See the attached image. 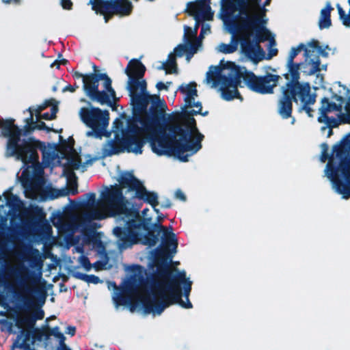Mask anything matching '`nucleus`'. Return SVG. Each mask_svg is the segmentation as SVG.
Listing matches in <instances>:
<instances>
[{
  "label": "nucleus",
  "instance_id": "f257e3e1",
  "mask_svg": "<svg viewBox=\"0 0 350 350\" xmlns=\"http://www.w3.org/2000/svg\"><path fill=\"white\" fill-rule=\"evenodd\" d=\"M117 180L120 185L111 186L102 194L101 200L96 204L90 205L88 203L80 213L54 221L59 233H68L77 230L94 232L96 227L94 222L95 220L115 217L118 225L113 228V232L118 239L116 244L120 250L126 249L136 243L155 245L158 238L151 231L154 230L158 233H162L163 239L167 245L173 247V253L175 254L178 241L172 228H167L159 224H152V217L147 216L148 208L142 212L143 220L132 209L131 200L137 197L150 204L158 213L159 210L156 208L159 204L157 193L147 190L132 172H120Z\"/></svg>",
  "mask_w": 350,
  "mask_h": 350
},
{
  "label": "nucleus",
  "instance_id": "f03ea898",
  "mask_svg": "<svg viewBox=\"0 0 350 350\" xmlns=\"http://www.w3.org/2000/svg\"><path fill=\"white\" fill-rule=\"evenodd\" d=\"M192 283L185 271L173 273L167 260L161 258L154 262L152 275L145 283L137 285L129 278L119 288L114 282H109L108 288L114 291L112 299L116 308L126 304L145 314L156 316L172 304L191 308L189 296Z\"/></svg>",
  "mask_w": 350,
  "mask_h": 350
},
{
  "label": "nucleus",
  "instance_id": "7ed1b4c3",
  "mask_svg": "<svg viewBox=\"0 0 350 350\" xmlns=\"http://www.w3.org/2000/svg\"><path fill=\"white\" fill-rule=\"evenodd\" d=\"M178 90L184 95L185 104L181 107L182 113L178 124L175 126H163L159 121L161 132L159 135H164V143L174 150L172 155L182 162H187L189 158L196 154L202 147L204 135L196 126L193 116L200 114L206 116L208 111L202 112V104L196 100L198 91L196 83H183Z\"/></svg>",
  "mask_w": 350,
  "mask_h": 350
},
{
  "label": "nucleus",
  "instance_id": "20e7f679",
  "mask_svg": "<svg viewBox=\"0 0 350 350\" xmlns=\"http://www.w3.org/2000/svg\"><path fill=\"white\" fill-rule=\"evenodd\" d=\"M248 20L230 11L226 5V15L224 23L228 33L232 34L228 44L220 43L216 47L218 53L230 54L238 48L240 43V52L247 59L258 62L265 57V53L258 44V42L273 39L271 33L263 25L267 23L265 8L252 9Z\"/></svg>",
  "mask_w": 350,
  "mask_h": 350
},
{
  "label": "nucleus",
  "instance_id": "39448f33",
  "mask_svg": "<svg viewBox=\"0 0 350 350\" xmlns=\"http://www.w3.org/2000/svg\"><path fill=\"white\" fill-rule=\"evenodd\" d=\"M14 121L13 118L0 120V136L8 139L5 154L14 157L16 160L23 163L19 180L25 196L38 201H45L51 198L46 195L43 167L38 162L36 148L29 140L24 139L19 143L21 130Z\"/></svg>",
  "mask_w": 350,
  "mask_h": 350
},
{
  "label": "nucleus",
  "instance_id": "423d86ee",
  "mask_svg": "<svg viewBox=\"0 0 350 350\" xmlns=\"http://www.w3.org/2000/svg\"><path fill=\"white\" fill-rule=\"evenodd\" d=\"M280 79L279 75L271 73L256 75L245 68H238L233 62L223 64L221 62L220 66L209 68L204 81L211 88H217L221 98L228 101L239 96L238 86H245L260 94H273Z\"/></svg>",
  "mask_w": 350,
  "mask_h": 350
},
{
  "label": "nucleus",
  "instance_id": "0eeeda50",
  "mask_svg": "<svg viewBox=\"0 0 350 350\" xmlns=\"http://www.w3.org/2000/svg\"><path fill=\"white\" fill-rule=\"evenodd\" d=\"M136 118L126 131H122V138L118 139V131L115 140H108L102 148L103 157L127 152L135 154H141L143 147L148 142L152 152L159 156H173L174 151L171 146L165 144L164 135H159L161 132L159 127V117L135 115Z\"/></svg>",
  "mask_w": 350,
  "mask_h": 350
},
{
  "label": "nucleus",
  "instance_id": "6e6552de",
  "mask_svg": "<svg viewBox=\"0 0 350 350\" xmlns=\"http://www.w3.org/2000/svg\"><path fill=\"white\" fill-rule=\"evenodd\" d=\"M145 66L137 59H132L124 70L128 76L126 88L134 107L135 115L152 116L165 111V101L157 95L150 94L146 90V81L142 79Z\"/></svg>",
  "mask_w": 350,
  "mask_h": 350
},
{
  "label": "nucleus",
  "instance_id": "1a4fd4ad",
  "mask_svg": "<svg viewBox=\"0 0 350 350\" xmlns=\"http://www.w3.org/2000/svg\"><path fill=\"white\" fill-rule=\"evenodd\" d=\"M324 174L337 193L350 198V133L333 146Z\"/></svg>",
  "mask_w": 350,
  "mask_h": 350
},
{
  "label": "nucleus",
  "instance_id": "9d476101",
  "mask_svg": "<svg viewBox=\"0 0 350 350\" xmlns=\"http://www.w3.org/2000/svg\"><path fill=\"white\" fill-rule=\"evenodd\" d=\"M336 92L331 97L321 100V106L319 109L318 122L325 125L321 127V131L327 130V137L332 135V127L342 123H350V89L337 81L333 84L331 90Z\"/></svg>",
  "mask_w": 350,
  "mask_h": 350
},
{
  "label": "nucleus",
  "instance_id": "9b49d317",
  "mask_svg": "<svg viewBox=\"0 0 350 350\" xmlns=\"http://www.w3.org/2000/svg\"><path fill=\"white\" fill-rule=\"evenodd\" d=\"M209 1L210 0H196V2H189L187 4L186 11L196 21L195 27L191 29L189 26H184V43L178 44L174 51L179 57L185 53L187 63L195 53L202 49V42L197 38L200 23L213 19V12L211 11Z\"/></svg>",
  "mask_w": 350,
  "mask_h": 350
},
{
  "label": "nucleus",
  "instance_id": "f8f14e48",
  "mask_svg": "<svg viewBox=\"0 0 350 350\" xmlns=\"http://www.w3.org/2000/svg\"><path fill=\"white\" fill-rule=\"evenodd\" d=\"M91 163V161L82 163L80 156L72 147H68L65 152H58L51 148L42 150V165L44 167L62 165V174L68 179L74 177V170L83 172Z\"/></svg>",
  "mask_w": 350,
  "mask_h": 350
},
{
  "label": "nucleus",
  "instance_id": "ddd939ff",
  "mask_svg": "<svg viewBox=\"0 0 350 350\" xmlns=\"http://www.w3.org/2000/svg\"><path fill=\"white\" fill-rule=\"evenodd\" d=\"M83 90L92 100L100 105H111L116 100V92L111 80L105 73L96 71L83 77Z\"/></svg>",
  "mask_w": 350,
  "mask_h": 350
},
{
  "label": "nucleus",
  "instance_id": "4468645a",
  "mask_svg": "<svg viewBox=\"0 0 350 350\" xmlns=\"http://www.w3.org/2000/svg\"><path fill=\"white\" fill-rule=\"evenodd\" d=\"M308 83H286L281 87V96L278 100V112L283 118L286 119L291 117L292 113V100L295 103L305 101L312 103L313 98L300 97L301 90L304 94L308 90Z\"/></svg>",
  "mask_w": 350,
  "mask_h": 350
},
{
  "label": "nucleus",
  "instance_id": "2eb2a0df",
  "mask_svg": "<svg viewBox=\"0 0 350 350\" xmlns=\"http://www.w3.org/2000/svg\"><path fill=\"white\" fill-rule=\"evenodd\" d=\"M90 3L96 13L104 15L105 23L109 20L107 14L124 16L129 15L133 9L132 3L129 0H90Z\"/></svg>",
  "mask_w": 350,
  "mask_h": 350
},
{
  "label": "nucleus",
  "instance_id": "dca6fc26",
  "mask_svg": "<svg viewBox=\"0 0 350 350\" xmlns=\"http://www.w3.org/2000/svg\"><path fill=\"white\" fill-rule=\"evenodd\" d=\"M83 122L88 127L99 131H106L109 122V113L107 110H101L90 105L88 107H82L79 111Z\"/></svg>",
  "mask_w": 350,
  "mask_h": 350
},
{
  "label": "nucleus",
  "instance_id": "f3484780",
  "mask_svg": "<svg viewBox=\"0 0 350 350\" xmlns=\"http://www.w3.org/2000/svg\"><path fill=\"white\" fill-rule=\"evenodd\" d=\"M83 122L88 127L99 131H106L109 122V113L107 110H101L90 105L88 107H82L79 111Z\"/></svg>",
  "mask_w": 350,
  "mask_h": 350
},
{
  "label": "nucleus",
  "instance_id": "a211bd4d",
  "mask_svg": "<svg viewBox=\"0 0 350 350\" xmlns=\"http://www.w3.org/2000/svg\"><path fill=\"white\" fill-rule=\"evenodd\" d=\"M313 45H308L304 53V61L301 63V72L306 75H313L321 70L327 69L326 64H321L318 55H316Z\"/></svg>",
  "mask_w": 350,
  "mask_h": 350
},
{
  "label": "nucleus",
  "instance_id": "6ab92c4d",
  "mask_svg": "<svg viewBox=\"0 0 350 350\" xmlns=\"http://www.w3.org/2000/svg\"><path fill=\"white\" fill-rule=\"evenodd\" d=\"M36 320L34 319L29 318L27 316H23L21 319L16 322V327L21 329L20 334L17 336V339L14 342L11 350H14L15 348L21 349L23 350H31L30 345L28 343L30 334L28 332L23 330L25 326L29 327L33 329L34 328Z\"/></svg>",
  "mask_w": 350,
  "mask_h": 350
},
{
  "label": "nucleus",
  "instance_id": "aec40b11",
  "mask_svg": "<svg viewBox=\"0 0 350 350\" xmlns=\"http://www.w3.org/2000/svg\"><path fill=\"white\" fill-rule=\"evenodd\" d=\"M261 0H226V5H228L230 11H235V14L241 18L248 20V14L251 9L263 8L260 5Z\"/></svg>",
  "mask_w": 350,
  "mask_h": 350
},
{
  "label": "nucleus",
  "instance_id": "412c9836",
  "mask_svg": "<svg viewBox=\"0 0 350 350\" xmlns=\"http://www.w3.org/2000/svg\"><path fill=\"white\" fill-rule=\"evenodd\" d=\"M42 111L39 105L29 107L27 109V111L29 113V116L25 120L27 130H41L45 127V124L43 122H40Z\"/></svg>",
  "mask_w": 350,
  "mask_h": 350
},
{
  "label": "nucleus",
  "instance_id": "4be33fe9",
  "mask_svg": "<svg viewBox=\"0 0 350 350\" xmlns=\"http://www.w3.org/2000/svg\"><path fill=\"white\" fill-rule=\"evenodd\" d=\"M286 72L284 75V77L288 81L287 83H299L298 80L300 77V70H301V63L286 62Z\"/></svg>",
  "mask_w": 350,
  "mask_h": 350
},
{
  "label": "nucleus",
  "instance_id": "5701e85b",
  "mask_svg": "<svg viewBox=\"0 0 350 350\" xmlns=\"http://www.w3.org/2000/svg\"><path fill=\"white\" fill-rule=\"evenodd\" d=\"M333 10V8L330 2H327L325 6L321 9L320 12V17L319 20V26L320 29L329 28L331 25L330 13Z\"/></svg>",
  "mask_w": 350,
  "mask_h": 350
},
{
  "label": "nucleus",
  "instance_id": "b1692460",
  "mask_svg": "<svg viewBox=\"0 0 350 350\" xmlns=\"http://www.w3.org/2000/svg\"><path fill=\"white\" fill-rule=\"evenodd\" d=\"M176 57L178 56L174 50L173 52L168 55L167 59L165 61L161 62L160 66H157V69L165 70L167 74L176 72L177 66L176 63Z\"/></svg>",
  "mask_w": 350,
  "mask_h": 350
},
{
  "label": "nucleus",
  "instance_id": "393cba45",
  "mask_svg": "<svg viewBox=\"0 0 350 350\" xmlns=\"http://www.w3.org/2000/svg\"><path fill=\"white\" fill-rule=\"evenodd\" d=\"M12 188L10 187L3 193V196L5 200V206L12 208L17 211H20L23 206V202L16 196L12 194Z\"/></svg>",
  "mask_w": 350,
  "mask_h": 350
},
{
  "label": "nucleus",
  "instance_id": "a878e982",
  "mask_svg": "<svg viewBox=\"0 0 350 350\" xmlns=\"http://www.w3.org/2000/svg\"><path fill=\"white\" fill-rule=\"evenodd\" d=\"M302 92L303 91L301 90V94H300V97L304 96V97H307L308 98H313L314 101L312 103L300 101V103H301V107H300L299 111H304L309 117H313V114H312L313 110L311 109V107L310 106L312 105H314V103L316 102V95L314 94L310 93V85L309 83H308V90L306 91V92L304 94H303Z\"/></svg>",
  "mask_w": 350,
  "mask_h": 350
},
{
  "label": "nucleus",
  "instance_id": "bb28decb",
  "mask_svg": "<svg viewBox=\"0 0 350 350\" xmlns=\"http://www.w3.org/2000/svg\"><path fill=\"white\" fill-rule=\"evenodd\" d=\"M51 334L59 341V347L58 348V350H71V349L64 343L65 336L58 327L52 328L51 329Z\"/></svg>",
  "mask_w": 350,
  "mask_h": 350
},
{
  "label": "nucleus",
  "instance_id": "cd10ccee",
  "mask_svg": "<svg viewBox=\"0 0 350 350\" xmlns=\"http://www.w3.org/2000/svg\"><path fill=\"white\" fill-rule=\"evenodd\" d=\"M73 274L76 278L83 280L88 284H97L101 282L99 278L94 275H88L79 271H75Z\"/></svg>",
  "mask_w": 350,
  "mask_h": 350
},
{
  "label": "nucleus",
  "instance_id": "c85d7f7f",
  "mask_svg": "<svg viewBox=\"0 0 350 350\" xmlns=\"http://www.w3.org/2000/svg\"><path fill=\"white\" fill-rule=\"evenodd\" d=\"M308 46L306 44L300 43L297 46H293L291 48L288 53L286 62H294L295 57L303 50L305 52L306 48Z\"/></svg>",
  "mask_w": 350,
  "mask_h": 350
},
{
  "label": "nucleus",
  "instance_id": "c756f323",
  "mask_svg": "<svg viewBox=\"0 0 350 350\" xmlns=\"http://www.w3.org/2000/svg\"><path fill=\"white\" fill-rule=\"evenodd\" d=\"M313 45L315 48V52L314 53L316 55L322 57H327L328 56V51L329 50L327 46H322L319 45V43L317 40H312L311 41L308 42V45Z\"/></svg>",
  "mask_w": 350,
  "mask_h": 350
},
{
  "label": "nucleus",
  "instance_id": "7c9ffc66",
  "mask_svg": "<svg viewBox=\"0 0 350 350\" xmlns=\"http://www.w3.org/2000/svg\"><path fill=\"white\" fill-rule=\"evenodd\" d=\"M76 252L80 254L78 261L81 266L87 271L91 270L92 265L90 264L88 258L83 255V250L81 247H77L75 248Z\"/></svg>",
  "mask_w": 350,
  "mask_h": 350
},
{
  "label": "nucleus",
  "instance_id": "2f4dec72",
  "mask_svg": "<svg viewBox=\"0 0 350 350\" xmlns=\"http://www.w3.org/2000/svg\"><path fill=\"white\" fill-rule=\"evenodd\" d=\"M1 324L2 325V330H6L9 333H15L16 332L13 329L14 326H16V323L14 321H9L8 319H3L0 321Z\"/></svg>",
  "mask_w": 350,
  "mask_h": 350
},
{
  "label": "nucleus",
  "instance_id": "473e14b6",
  "mask_svg": "<svg viewBox=\"0 0 350 350\" xmlns=\"http://www.w3.org/2000/svg\"><path fill=\"white\" fill-rule=\"evenodd\" d=\"M57 111V107L53 106L51 109V113H44V114L40 115V119L42 118L46 120H53L56 117Z\"/></svg>",
  "mask_w": 350,
  "mask_h": 350
},
{
  "label": "nucleus",
  "instance_id": "72a5a7b5",
  "mask_svg": "<svg viewBox=\"0 0 350 350\" xmlns=\"http://www.w3.org/2000/svg\"><path fill=\"white\" fill-rule=\"evenodd\" d=\"M33 332L34 333V336H33L32 344H33L36 340L41 341L42 340V337L45 335L44 328H35Z\"/></svg>",
  "mask_w": 350,
  "mask_h": 350
},
{
  "label": "nucleus",
  "instance_id": "f704fd0d",
  "mask_svg": "<svg viewBox=\"0 0 350 350\" xmlns=\"http://www.w3.org/2000/svg\"><path fill=\"white\" fill-rule=\"evenodd\" d=\"M315 75H316V77H315V79L314 81V88L315 90H317L320 88H324L323 76L322 75L319 74V72H317Z\"/></svg>",
  "mask_w": 350,
  "mask_h": 350
},
{
  "label": "nucleus",
  "instance_id": "c9c22d12",
  "mask_svg": "<svg viewBox=\"0 0 350 350\" xmlns=\"http://www.w3.org/2000/svg\"><path fill=\"white\" fill-rule=\"evenodd\" d=\"M105 131H99L98 129H93L86 133L88 137H94L95 138H101V136Z\"/></svg>",
  "mask_w": 350,
  "mask_h": 350
},
{
  "label": "nucleus",
  "instance_id": "e433bc0d",
  "mask_svg": "<svg viewBox=\"0 0 350 350\" xmlns=\"http://www.w3.org/2000/svg\"><path fill=\"white\" fill-rule=\"evenodd\" d=\"M211 33V26L209 24H204L202 26L201 32L200 34V38L203 39L205 36L208 35Z\"/></svg>",
  "mask_w": 350,
  "mask_h": 350
},
{
  "label": "nucleus",
  "instance_id": "4c0bfd02",
  "mask_svg": "<svg viewBox=\"0 0 350 350\" xmlns=\"http://www.w3.org/2000/svg\"><path fill=\"white\" fill-rule=\"evenodd\" d=\"M172 85V82H167L165 83L159 81L156 84V88L159 91L165 90H167L169 87Z\"/></svg>",
  "mask_w": 350,
  "mask_h": 350
},
{
  "label": "nucleus",
  "instance_id": "58836bf2",
  "mask_svg": "<svg viewBox=\"0 0 350 350\" xmlns=\"http://www.w3.org/2000/svg\"><path fill=\"white\" fill-rule=\"evenodd\" d=\"M60 4L63 9L70 10L72 8V2L71 0H60Z\"/></svg>",
  "mask_w": 350,
  "mask_h": 350
},
{
  "label": "nucleus",
  "instance_id": "ea45409f",
  "mask_svg": "<svg viewBox=\"0 0 350 350\" xmlns=\"http://www.w3.org/2000/svg\"><path fill=\"white\" fill-rule=\"evenodd\" d=\"M174 197L182 202H185L187 199L185 194L180 189L175 191Z\"/></svg>",
  "mask_w": 350,
  "mask_h": 350
},
{
  "label": "nucleus",
  "instance_id": "a19ab883",
  "mask_svg": "<svg viewBox=\"0 0 350 350\" xmlns=\"http://www.w3.org/2000/svg\"><path fill=\"white\" fill-rule=\"evenodd\" d=\"M321 148H322V153H321V157H320V160L321 162L324 163L325 162V161L327 160V155L325 154L327 150V145L325 144H323L321 145Z\"/></svg>",
  "mask_w": 350,
  "mask_h": 350
},
{
  "label": "nucleus",
  "instance_id": "79ce46f5",
  "mask_svg": "<svg viewBox=\"0 0 350 350\" xmlns=\"http://www.w3.org/2000/svg\"><path fill=\"white\" fill-rule=\"evenodd\" d=\"M79 88L78 85H67L62 89V92H74Z\"/></svg>",
  "mask_w": 350,
  "mask_h": 350
},
{
  "label": "nucleus",
  "instance_id": "37998d69",
  "mask_svg": "<svg viewBox=\"0 0 350 350\" xmlns=\"http://www.w3.org/2000/svg\"><path fill=\"white\" fill-rule=\"evenodd\" d=\"M75 331H76L75 327H74V326H68V327H66V329L65 330V332H66V334L72 336H74V334L75 333Z\"/></svg>",
  "mask_w": 350,
  "mask_h": 350
},
{
  "label": "nucleus",
  "instance_id": "c03bdc74",
  "mask_svg": "<svg viewBox=\"0 0 350 350\" xmlns=\"http://www.w3.org/2000/svg\"><path fill=\"white\" fill-rule=\"evenodd\" d=\"M44 318V312L43 311L38 312L36 314L35 317L33 318L34 320H40Z\"/></svg>",
  "mask_w": 350,
  "mask_h": 350
},
{
  "label": "nucleus",
  "instance_id": "a18cd8bd",
  "mask_svg": "<svg viewBox=\"0 0 350 350\" xmlns=\"http://www.w3.org/2000/svg\"><path fill=\"white\" fill-rule=\"evenodd\" d=\"M60 66V62L59 61V59H56L51 64V68H54V67H56L57 68H59Z\"/></svg>",
  "mask_w": 350,
  "mask_h": 350
},
{
  "label": "nucleus",
  "instance_id": "49530a36",
  "mask_svg": "<svg viewBox=\"0 0 350 350\" xmlns=\"http://www.w3.org/2000/svg\"><path fill=\"white\" fill-rule=\"evenodd\" d=\"M3 3H19L20 0H2Z\"/></svg>",
  "mask_w": 350,
  "mask_h": 350
},
{
  "label": "nucleus",
  "instance_id": "de8ad7c7",
  "mask_svg": "<svg viewBox=\"0 0 350 350\" xmlns=\"http://www.w3.org/2000/svg\"><path fill=\"white\" fill-rule=\"evenodd\" d=\"M85 75H83L79 72H75L74 74H73V76L77 78V79H79V78H82V79L83 80V77L85 76Z\"/></svg>",
  "mask_w": 350,
  "mask_h": 350
},
{
  "label": "nucleus",
  "instance_id": "09e8293b",
  "mask_svg": "<svg viewBox=\"0 0 350 350\" xmlns=\"http://www.w3.org/2000/svg\"><path fill=\"white\" fill-rule=\"evenodd\" d=\"M57 59L60 62V64H66L67 62V60L62 58L61 56H59Z\"/></svg>",
  "mask_w": 350,
  "mask_h": 350
},
{
  "label": "nucleus",
  "instance_id": "8fccbe9b",
  "mask_svg": "<svg viewBox=\"0 0 350 350\" xmlns=\"http://www.w3.org/2000/svg\"><path fill=\"white\" fill-rule=\"evenodd\" d=\"M157 215H157V221L158 222H160V221H161L163 219L164 216H163V215H160V214H159V213H157Z\"/></svg>",
  "mask_w": 350,
  "mask_h": 350
},
{
  "label": "nucleus",
  "instance_id": "3c124183",
  "mask_svg": "<svg viewBox=\"0 0 350 350\" xmlns=\"http://www.w3.org/2000/svg\"><path fill=\"white\" fill-rule=\"evenodd\" d=\"M40 106L41 109L43 111L46 107L49 105L48 103H42L39 105Z\"/></svg>",
  "mask_w": 350,
  "mask_h": 350
},
{
  "label": "nucleus",
  "instance_id": "603ef678",
  "mask_svg": "<svg viewBox=\"0 0 350 350\" xmlns=\"http://www.w3.org/2000/svg\"><path fill=\"white\" fill-rule=\"evenodd\" d=\"M88 196V197H89L90 199H92V200H94L95 196H96L95 193H89Z\"/></svg>",
  "mask_w": 350,
  "mask_h": 350
},
{
  "label": "nucleus",
  "instance_id": "864d4df0",
  "mask_svg": "<svg viewBox=\"0 0 350 350\" xmlns=\"http://www.w3.org/2000/svg\"><path fill=\"white\" fill-rule=\"evenodd\" d=\"M134 269L135 270H137V271H139L141 269V267L140 266H135L133 267Z\"/></svg>",
  "mask_w": 350,
  "mask_h": 350
},
{
  "label": "nucleus",
  "instance_id": "5fc2aeb1",
  "mask_svg": "<svg viewBox=\"0 0 350 350\" xmlns=\"http://www.w3.org/2000/svg\"><path fill=\"white\" fill-rule=\"evenodd\" d=\"M295 122V118H291V124H294Z\"/></svg>",
  "mask_w": 350,
  "mask_h": 350
},
{
  "label": "nucleus",
  "instance_id": "6e6d98bb",
  "mask_svg": "<svg viewBox=\"0 0 350 350\" xmlns=\"http://www.w3.org/2000/svg\"><path fill=\"white\" fill-rule=\"evenodd\" d=\"M270 1H271V0H266L264 6L268 5L269 4Z\"/></svg>",
  "mask_w": 350,
  "mask_h": 350
},
{
  "label": "nucleus",
  "instance_id": "4d7b16f0",
  "mask_svg": "<svg viewBox=\"0 0 350 350\" xmlns=\"http://www.w3.org/2000/svg\"><path fill=\"white\" fill-rule=\"evenodd\" d=\"M71 193H72V194H76V193H78V191H77V189H75V190H72V191H71Z\"/></svg>",
  "mask_w": 350,
  "mask_h": 350
},
{
  "label": "nucleus",
  "instance_id": "13d9d810",
  "mask_svg": "<svg viewBox=\"0 0 350 350\" xmlns=\"http://www.w3.org/2000/svg\"><path fill=\"white\" fill-rule=\"evenodd\" d=\"M80 101H81V103H87V100H86L85 98H81V99H80Z\"/></svg>",
  "mask_w": 350,
  "mask_h": 350
},
{
  "label": "nucleus",
  "instance_id": "bf43d9fd",
  "mask_svg": "<svg viewBox=\"0 0 350 350\" xmlns=\"http://www.w3.org/2000/svg\"><path fill=\"white\" fill-rule=\"evenodd\" d=\"M1 199V196H0V200Z\"/></svg>",
  "mask_w": 350,
  "mask_h": 350
}]
</instances>
